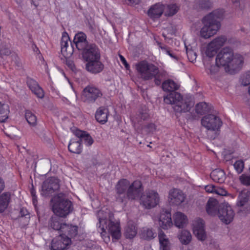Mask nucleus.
<instances>
[{"mask_svg": "<svg viewBox=\"0 0 250 250\" xmlns=\"http://www.w3.org/2000/svg\"><path fill=\"white\" fill-rule=\"evenodd\" d=\"M172 225L170 212L167 210H163L160 215L159 225L163 229H167Z\"/></svg>", "mask_w": 250, "mask_h": 250, "instance_id": "19", "label": "nucleus"}, {"mask_svg": "<svg viewBox=\"0 0 250 250\" xmlns=\"http://www.w3.org/2000/svg\"><path fill=\"white\" fill-rule=\"evenodd\" d=\"M232 2L236 7H238L240 10H242L243 6L242 3L240 2V0H231Z\"/></svg>", "mask_w": 250, "mask_h": 250, "instance_id": "57", "label": "nucleus"}, {"mask_svg": "<svg viewBox=\"0 0 250 250\" xmlns=\"http://www.w3.org/2000/svg\"><path fill=\"white\" fill-rule=\"evenodd\" d=\"M158 237L160 245V250H170V243L164 232L160 231Z\"/></svg>", "mask_w": 250, "mask_h": 250, "instance_id": "30", "label": "nucleus"}, {"mask_svg": "<svg viewBox=\"0 0 250 250\" xmlns=\"http://www.w3.org/2000/svg\"><path fill=\"white\" fill-rule=\"evenodd\" d=\"M162 87L164 91L174 92L179 88V85L172 80L168 79L162 83Z\"/></svg>", "mask_w": 250, "mask_h": 250, "instance_id": "29", "label": "nucleus"}, {"mask_svg": "<svg viewBox=\"0 0 250 250\" xmlns=\"http://www.w3.org/2000/svg\"><path fill=\"white\" fill-rule=\"evenodd\" d=\"M232 58L229 65L225 67V71L230 74H235L241 70L245 60V57L239 53H233Z\"/></svg>", "mask_w": 250, "mask_h": 250, "instance_id": "9", "label": "nucleus"}, {"mask_svg": "<svg viewBox=\"0 0 250 250\" xmlns=\"http://www.w3.org/2000/svg\"><path fill=\"white\" fill-rule=\"evenodd\" d=\"M234 214L231 207L228 203H225L219 205L218 216L223 223L229 224L232 221Z\"/></svg>", "mask_w": 250, "mask_h": 250, "instance_id": "10", "label": "nucleus"}, {"mask_svg": "<svg viewBox=\"0 0 250 250\" xmlns=\"http://www.w3.org/2000/svg\"><path fill=\"white\" fill-rule=\"evenodd\" d=\"M205 222L201 218L195 219L193 223V231L194 235L199 240L204 241L207 235L204 229Z\"/></svg>", "mask_w": 250, "mask_h": 250, "instance_id": "15", "label": "nucleus"}, {"mask_svg": "<svg viewBox=\"0 0 250 250\" xmlns=\"http://www.w3.org/2000/svg\"><path fill=\"white\" fill-rule=\"evenodd\" d=\"M224 16V12L217 10L212 12L203 19V27L200 31V35L205 39H208L215 35L221 27L220 20Z\"/></svg>", "mask_w": 250, "mask_h": 250, "instance_id": "2", "label": "nucleus"}, {"mask_svg": "<svg viewBox=\"0 0 250 250\" xmlns=\"http://www.w3.org/2000/svg\"><path fill=\"white\" fill-rule=\"evenodd\" d=\"M108 113L107 108L104 106L100 107L95 113V118L98 122L104 124L107 121Z\"/></svg>", "mask_w": 250, "mask_h": 250, "instance_id": "24", "label": "nucleus"}, {"mask_svg": "<svg viewBox=\"0 0 250 250\" xmlns=\"http://www.w3.org/2000/svg\"><path fill=\"white\" fill-rule=\"evenodd\" d=\"M185 198V195L180 189L173 188L169 191L168 201L171 205H180L184 202Z\"/></svg>", "mask_w": 250, "mask_h": 250, "instance_id": "16", "label": "nucleus"}, {"mask_svg": "<svg viewBox=\"0 0 250 250\" xmlns=\"http://www.w3.org/2000/svg\"><path fill=\"white\" fill-rule=\"evenodd\" d=\"M70 152L76 154H80L82 152L81 143L79 140L76 141L71 139L68 146Z\"/></svg>", "mask_w": 250, "mask_h": 250, "instance_id": "31", "label": "nucleus"}, {"mask_svg": "<svg viewBox=\"0 0 250 250\" xmlns=\"http://www.w3.org/2000/svg\"><path fill=\"white\" fill-rule=\"evenodd\" d=\"M76 48L79 50L82 51V52H83L86 49L88 48V47L89 46L90 44H88V42L87 40L85 41H83L82 42H78V43H76V44H75Z\"/></svg>", "mask_w": 250, "mask_h": 250, "instance_id": "47", "label": "nucleus"}, {"mask_svg": "<svg viewBox=\"0 0 250 250\" xmlns=\"http://www.w3.org/2000/svg\"><path fill=\"white\" fill-rule=\"evenodd\" d=\"M102 95L103 94L99 88L93 85H87L83 91L82 98L84 102L91 104L102 97Z\"/></svg>", "mask_w": 250, "mask_h": 250, "instance_id": "11", "label": "nucleus"}, {"mask_svg": "<svg viewBox=\"0 0 250 250\" xmlns=\"http://www.w3.org/2000/svg\"><path fill=\"white\" fill-rule=\"evenodd\" d=\"M219 205L218 201L214 198H209L208 200L206 208L207 213L210 215H215L217 211L218 213Z\"/></svg>", "mask_w": 250, "mask_h": 250, "instance_id": "23", "label": "nucleus"}, {"mask_svg": "<svg viewBox=\"0 0 250 250\" xmlns=\"http://www.w3.org/2000/svg\"><path fill=\"white\" fill-rule=\"evenodd\" d=\"M86 40V35L83 32L76 34L74 38L73 43L76 44L78 42H82Z\"/></svg>", "mask_w": 250, "mask_h": 250, "instance_id": "44", "label": "nucleus"}, {"mask_svg": "<svg viewBox=\"0 0 250 250\" xmlns=\"http://www.w3.org/2000/svg\"><path fill=\"white\" fill-rule=\"evenodd\" d=\"M51 202L53 212L60 217H66L73 209L72 203L66 199L62 193L54 196Z\"/></svg>", "mask_w": 250, "mask_h": 250, "instance_id": "5", "label": "nucleus"}, {"mask_svg": "<svg viewBox=\"0 0 250 250\" xmlns=\"http://www.w3.org/2000/svg\"><path fill=\"white\" fill-rule=\"evenodd\" d=\"M158 44L159 45V47H160L162 50H164L166 54L169 55L171 58L177 60V57L173 53V51L169 49L167 46L162 45L161 43L158 42Z\"/></svg>", "mask_w": 250, "mask_h": 250, "instance_id": "45", "label": "nucleus"}, {"mask_svg": "<svg viewBox=\"0 0 250 250\" xmlns=\"http://www.w3.org/2000/svg\"><path fill=\"white\" fill-rule=\"evenodd\" d=\"M71 242L69 238L64 237L62 235H59L57 238L52 241L51 250H63Z\"/></svg>", "mask_w": 250, "mask_h": 250, "instance_id": "18", "label": "nucleus"}, {"mask_svg": "<svg viewBox=\"0 0 250 250\" xmlns=\"http://www.w3.org/2000/svg\"><path fill=\"white\" fill-rule=\"evenodd\" d=\"M217 50V49L215 48V47L209 43L207 46L205 53L207 56L211 58L216 54Z\"/></svg>", "mask_w": 250, "mask_h": 250, "instance_id": "43", "label": "nucleus"}, {"mask_svg": "<svg viewBox=\"0 0 250 250\" xmlns=\"http://www.w3.org/2000/svg\"><path fill=\"white\" fill-rule=\"evenodd\" d=\"M164 101L166 104H174L173 108L177 112H188L192 106L189 103L184 101L179 93L175 91L170 92L165 96Z\"/></svg>", "mask_w": 250, "mask_h": 250, "instance_id": "6", "label": "nucleus"}, {"mask_svg": "<svg viewBox=\"0 0 250 250\" xmlns=\"http://www.w3.org/2000/svg\"><path fill=\"white\" fill-rule=\"evenodd\" d=\"M240 82L244 86L250 85V70L242 75L240 79Z\"/></svg>", "mask_w": 250, "mask_h": 250, "instance_id": "41", "label": "nucleus"}, {"mask_svg": "<svg viewBox=\"0 0 250 250\" xmlns=\"http://www.w3.org/2000/svg\"><path fill=\"white\" fill-rule=\"evenodd\" d=\"M60 188L58 179L52 177L46 179L42 186L41 194L42 196L48 197L51 196Z\"/></svg>", "mask_w": 250, "mask_h": 250, "instance_id": "8", "label": "nucleus"}, {"mask_svg": "<svg viewBox=\"0 0 250 250\" xmlns=\"http://www.w3.org/2000/svg\"><path fill=\"white\" fill-rule=\"evenodd\" d=\"M9 112L8 106L2 104L0 102V122L2 123L5 121L8 118V115Z\"/></svg>", "mask_w": 250, "mask_h": 250, "instance_id": "35", "label": "nucleus"}, {"mask_svg": "<svg viewBox=\"0 0 250 250\" xmlns=\"http://www.w3.org/2000/svg\"><path fill=\"white\" fill-rule=\"evenodd\" d=\"M109 216V211H105L103 210H99L97 213L99 220V229L102 237L104 236L106 233L105 230L107 229L109 233L111 235L112 239L118 240L121 236L119 224L107 220Z\"/></svg>", "mask_w": 250, "mask_h": 250, "instance_id": "4", "label": "nucleus"}, {"mask_svg": "<svg viewBox=\"0 0 250 250\" xmlns=\"http://www.w3.org/2000/svg\"><path fill=\"white\" fill-rule=\"evenodd\" d=\"M70 99H75L76 97V94L74 90L71 87L70 91V95L68 96Z\"/></svg>", "mask_w": 250, "mask_h": 250, "instance_id": "63", "label": "nucleus"}, {"mask_svg": "<svg viewBox=\"0 0 250 250\" xmlns=\"http://www.w3.org/2000/svg\"><path fill=\"white\" fill-rule=\"evenodd\" d=\"M199 6L201 9H208L212 7V3L208 0H203L199 2Z\"/></svg>", "mask_w": 250, "mask_h": 250, "instance_id": "48", "label": "nucleus"}, {"mask_svg": "<svg viewBox=\"0 0 250 250\" xmlns=\"http://www.w3.org/2000/svg\"><path fill=\"white\" fill-rule=\"evenodd\" d=\"M20 215L21 217L26 216V215L28 216L29 217V215L28 214V211L24 208H21L20 211Z\"/></svg>", "mask_w": 250, "mask_h": 250, "instance_id": "61", "label": "nucleus"}, {"mask_svg": "<svg viewBox=\"0 0 250 250\" xmlns=\"http://www.w3.org/2000/svg\"><path fill=\"white\" fill-rule=\"evenodd\" d=\"M145 128L147 132H152L155 129V126L154 124H149L145 126Z\"/></svg>", "mask_w": 250, "mask_h": 250, "instance_id": "55", "label": "nucleus"}, {"mask_svg": "<svg viewBox=\"0 0 250 250\" xmlns=\"http://www.w3.org/2000/svg\"><path fill=\"white\" fill-rule=\"evenodd\" d=\"M5 185L2 179L0 177V193L4 189Z\"/></svg>", "mask_w": 250, "mask_h": 250, "instance_id": "64", "label": "nucleus"}, {"mask_svg": "<svg viewBox=\"0 0 250 250\" xmlns=\"http://www.w3.org/2000/svg\"><path fill=\"white\" fill-rule=\"evenodd\" d=\"M227 41V38L225 36H221L215 38L210 43L215 48L219 49Z\"/></svg>", "mask_w": 250, "mask_h": 250, "instance_id": "37", "label": "nucleus"}, {"mask_svg": "<svg viewBox=\"0 0 250 250\" xmlns=\"http://www.w3.org/2000/svg\"><path fill=\"white\" fill-rule=\"evenodd\" d=\"M119 57H120L121 61L124 64L125 67L126 69H128V68L129 67V65L127 63V62L126 61L125 58L121 55H120Z\"/></svg>", "mask_w": 250, "mask_h": 250, "instance_id": "59", "label": "nucleus"}, {"mask_svg": "<svg viewBox=\"0 0 250 250\" xmlns=\"http://www.w3.org/2000/svg\"><path fill=\"white\" fill-rule=\"evenodd\" d=\"M137 234V230L133 225H128L125 228V236L126 238L132 239Z\"/></svg>", "mask_w": 250, "mask_h": 250, "instance_id": "36", "label": "nucleus"}, {"mask_svg": "<svg viewBox=\"0 0 250 250\" xmlns=\"http://www.w3.org/2000/svg\"><path fill=\"white\" fill-rule=\"evenodd\" d=\"M10 54V50L5 45H2L0 49V57L3 58L5 56H8Z\"/></svg>", "mask_w": 250, "mask_h": 250, "instance_id": "49", "label": "nucleus"}, {"mask_svg": "<svg viewBox=\"0 0 250 250\" xmlns=\"http://www.w3.org/2000/svg\"><path fill=\"white\" fill-rule=\"evenodd\" d=\"M27 83L31 91L39 98L44 97V92L42 89L34 80L28 78Z\"/></svg>", "mask_w": 250, "mask_h": 250, "instance_id": "22", "label": "nucleus"}, {"mask_svg": "<svg viewBox=\"0 0 250 250\" xmlns=\"http://www.w3.org/2000/svg\"><path fill=\"white\" fill-rule=\"evenodd\" d=\"M186 53L188 59L190 62H193L196 59L197 55L195 51L192 49H189L187 46H186Z\"/></svg>", "mask_w": 250, "mask_h": 250, "instance_id": "42", "label": "nucleus"}, {"mask_svg": "<svg viewBox=\"0 0 250 250\" xmlns=\"http://www.w3.org/2000/svg\"><path fill=\"white\" fill-rule=\"evenodd\" d=\"M155 236L156 233L153 232L151 229L148 228H143L140 233L141 238L146 240H150Z\"/></svg>", "mask_w": 250, "mask_h": 250, "instance_id": "34", "label": "nucleus"}, {"mask_svg": "<svg viewBox=\"0 0 250 250\" xmlns=\"http://www.w3.org/2000/svg\"><path fill=\"white\" fill-rule=\"evenodd\" d=\"M78 234V227L76 226H72L70 225L68 237H74L76 236Z\"/></svg>", "mask_w": 250, "mask_h": 250, "instance_id": "51", "label": "nucleus"}, {"mask_svg": "<svg viewBox=\"0 0 250 250\" xmlns=\"http://www.w3.org/2000/svg\"><path fill=\"white\" fill-rule=\"evenodd\" d=\"M25 119L29 124L31 126H35L37 124L36 116L29 110H26L25 113Z\"/></svg>", "mask_w": 250, "mask_h": 250, "instance_id": "39", "label": "nucleus"}, {"mask_svg": "<svg viewBox=\"0 0 250 250\" xmlns=\"http://www.w3.org/2000/svg\"><path fill=\"white\" fill-rule=\"evenodd\" d=\"M250 193L247 190L241 191L238 197L237 206L239 207H247L249 204Z\"/></svg>", "mask_w": 250, "mask_h": 250, "instance_id": "27", "label": "nucleus"}, {"mask_svg": "<svg viewBox=\"0 0 250 250\" xmlns=\"http://www.w3.org/2000/svg\"><path fill=\"white\" fill-rule=\"evenodd\" d=\"M104 66L101 59H97L86 62L85 69L86 71L93 74L101 73L104 69Z\"/></svg>", "mask_w": 250, "mask_h": 250, "instance_id": "17", "label": "nucleus"}, {"mask_svg": "<svg viewBox=\"0 0 250 250\" xmlns=\"http://www.w3.org/2000/svg\"><path fill=\"white\" fill-rule=\"evenodd\" d=\"M178 238L182 244L187 245L191 240V235L189 231L187 230H183L178 235Z\"/></svg>", "mask_w": 250, "mask_h": 250, "instance_id": "33", "label": "nucleus"}, {"mask_svg": "<svg viewBox=\"0 0 250 250\" xmlns=\"http://www.w3.org/2000/svg\"><path fill=\"white\" fill-rule=\"evenodd\" d=\"M164 10V5L160 3H157L150 7L147 11V14L152 19L159 18L163 13Z\"/></svg>", "mask_w": 250, "mask_h": 250, "instance_id": "20", "label": "nucleus"}, {"mask_svg": "<svg viewBox=\"0 0 250 250\" xmlns=\"http://www.w3.org/2000/svg\"><path fill=\"white\" fill-rule=\"evenodd\" d=\"M233 56V50L229 47H225L222 49L218 53L216 57L217 65H221L225 68L229 65L231 59Z\"/></svg>", "mask_w": 250, "mask_h": 250, "instance_id": "12", "label": "nucleus"}, {"mask_svg": "<svg viewBox=\"0 0 250 250\" xmlns=\"http://www.w3.org/2000/svg\"><path fill=\"white\" fill-rule=\"evenodd\" d=\"M216 187L212 185H209L206 186L205 187V189L207 192L208 193H215Z\"/></svg>", "mask_w": 250, "mask_h": 250, "instance_id": "54", "label": "nucleus"}, {"mask_svg": "<svg viewBox=\"0 0 250 250\" xmlns=\"http://www.w3.org/2000/svg\"><path fill=\"white\" fill-rule=\"evenodd\" d=\"M173 218L174 224L177 228H183L186 226L188 223L187 216L182 212H176L173 216Z\"/></svg>", "mask_w": 250, "mask_h": 250, "instance_id": "25", "label": "nucleus"}, {"mask_svg": "<svg viewBox=\"0 0 250 250\" xmlns=\"http://www.w3.org/2000/svg\"><path fill=\"white\" fill-rule=\"evenodd\" d=\"M195 110L197 113L203 114L208 112L209 108L206 103L201 102L196 104Z\"/></svg>", "mask_w": 250, "mask_h": 250, "instance_id": "38", "label": "nucleus"}, {"mask_svg": "<svg viewBox=\"0 0 250 250\" xmlns=\"http://www.w3.org/2000/svg\"><path fill=\"white\" fill-rule=\"evenodd\" d=\"M211 178L216 182L222 183L226 179V175L223 170L215 169L210 174Z\"/></svg>", "mask_w": 250, "mask_h": 250, "instance_id": "26", "label": "nucleus"}, {"mask_svg": "<svg viewBox=\"0 0 250 250\" xmlns=\"http://www.w3.org/2000/svg\"><path fill=\"white\" fill-rule=\"evenodd\" d=\"M31 194L33 197V203L34 205H35L36 203L37 202V196L35 195V190L33 188L31 189Z\"/></svg>", "mask_w": 250, "mask_h": 250, "instance_id": "60", "label": "nucleus"}, {"mask_svg": "<svg viewBox=\"0 0 250 250\" xmlns=\"http://www.w3.org/2000/svg\"><path fill=\"white\" fill-rule=\"evenodd\" d=\"M221 65H211L210 68V72L211 74H215L219 71V67Z\"/></svg>", "mask_w": 250, "mask_h": 250, "instance_id": "56", "label": "nucleus"}, {"mask_svg": "<svg viewBox=\"0 0 250 250\" xmlns=\"http://www.w3.org/2000/svg\"><path fill=\"white\" fill-rule=\"evenodd\" d=\"M214 193L219 195L224 196L226 194L227 191L222 188L216 187Z\"/></svg>", "mask_w": 250, "mask_h": 250, "instance_id": "53", "label": "nucleus"}, {"mask_svg": "<svg viewBox=\"0 0 250 250\" xmlns=\"http://www.w3.org/2000/svg\"><path fill=\"white\" fill-rule=\"evenodd\" d=\"M241 183L245 186L250 185V176L242 174L239 177Z\"/></svg>", "mask_w": 250, "mask_h": 250, "instance_id": "52", "label": "nucleus"}, {"mask_svg": "<svg viewBox=\"0 0 250 250\" xmlns=\"http://www.w3.org/2000/svg\"><path fill=\"white\" fill-rule=\"evenodd\" d=\"M68 42H70L68 35L64 32L61 40V52L65 59L69 58L74 52L73 46L72 44L69 45Z\"/></svg>", "mask_w": 250, "mask_h": 250, "instance_id": "14", "label": "nucleus"}, {"mask_svg": "<svg viewBox=\"0 0 250 250\" xmlns=\"http://www.w3.org/2000/svg\"><path fill=\"white\" fill-rule=\"evenodd\" d=\"M136 67L140 77L142 79L146 81L154 78L155 83L157 85H159L161 83L162 79L166 76V72L159 70L156 66L146 61L137 63Z\"/></svg>", "mask_w": 250, "mask_h": 250, "instance_id": "3", "label": "nucleus"}, {"mask_svg": "<svg viewBox=\"0 0 250 250\" xmlns=\"http://www.w3.org/2000/svg\"><path fill=\"white\" fill-rule=\"evenodd\" d=\"M70 225L66 224L63 223L60 232V235H62L64 237L69 238L68 237V231L69 229Z\"/></svg>", "mask_w": 250, "mask_h": 250, "instance_id": "46", "label": "nucleus"}, {"mask_svg": "<svg viewBox=\"0 0 250 250\" xmlns=\"http://www.w3.org/2000/svg\"><path fill=\"white\" fill-rule=\"evenodd\" d=\"M234 167L238 173H241L244 167V162L242 160L237 161L234 164Z\"/></svg>", "mask_w": 250, "mask_h": 250, "instance_id": "50", "label": "nucleus"}, {"mask_svg": "<svg viewBox=\"0 0 250 250\" xmlns=\"http://www.w3.org/2000/svg\"><path fill=\"white\" fill-rule=\"evenodd\" d=\"M178 10V7L175 4H168L165 8V15L166 16H172L175 14Z\"/></svg>", "mask_w": 250, "mask_h": 250, "instance_id": "40", "label": "nucleus"}, {"mask_svg": "<svg viewBox=\"0 0 250 250\" xmlns=\"http://www.w3.org/2000/svg\"><path fill=\"white\" fill-rule=\"evenodd\" d=\"M142 184L140 181L135 180L130 184L126 179L120 180L115 187L116 201L126 204L127 200L133 201L140 197V204L146 208L150 209L158 204L159 196L154 190L146 191L142 194Z\"/></svg>", "mask_w": 250, "mask_h": 250, "instance_id": "1", "label": "nucleus"}, {"mask_svg": "<svg viewBox=\"0 0 250 250\" xmlns=\"http://www.w3.org/2000/svg\"><path fill=\"white\" fill-rule=\"evenodd\" d=\"M140 118L143 120L147 119L149 117V115L146 111H145V112L140 113Z\"/></svg>", "mask_w": 250, "mask_h": 250, "instance_id": "62", "label": "nucleus"}, {"mask_svg": "<svg viewBox=\"0 0 250 250\" xmlns=\"http://www.w3.org/2000/svg\"><path fill=\"white\" fill-rule=\"evenodd\" d=\"M11 194L6 192L0 196V213L3 212L7 208L10 202Z\"/></svg>", "mask_w": 250, "mask_h": 250, "instance_id": "28", "label": "nucleus"}, {"mask_svg": "<svg viewBox=\"0 0 250 250\" xmlns=\"http://www.w3.org/2000/svg\"><path fill=\"white\" fill-rule=\"evenodd\" d=\"M201 124L208 130L214 131L213 135H210V133H208V136L213 140L218 136V131L222 125V122L219 117L210 114L202 118Z\"/></svg>", "mask_w": 250, "mask_h": 250, "instance_id": "7", "label": "nucleus"}, {"mask_svg": "<svg viewBox=\"0 0 250 250\" xmlns=\"http://www.w3.org/2000/svg\"><path fill=\"white\" fill-rule=\"evenodd\" d=\"M82 55L83 60L85 62L101 59L100 50L95 44H90L88 48L82 52Z\"/></svg>", "mask_w": 250, "mask_h": 250, "instance_id": "13", "label": "nucleus"}, {"mask_svg": "<svg viewBox=\"0 0 250 250\" xmlns=\"http://www.w3.org/2000/svg\"><path fill=\"white\" fill-rule=\"evenodd\" d=\"M60 217L55 215L52 216L49 221V226L54 230L60 231L61 229L63 223L62 222Z\"/></svg>", "mask_w": 250, "mask_h": 250, "instance_id": "32", "label": "nucleus"}, {"mask_svg": "<svg viewBox=\"0 0 250 250\" xmlns=\"http://www.w3.org/2000/svg\"><path fill=\"white\" fill-rule=\"evenodd\" d=\"M74 133L79 138L78 140L81 144L83 142L86 146H90L93 143V139L86 132L77 129L74 132Z\"/></svg>", "mask_w": 250, "mask_h": 250, "instance_id": "21", "label": "nucleus"}, {"mask_svg": "<svg viewBox=\"0 0 250 250\" xmlns=\"http://www.w3.org/2000/svg\"><path fill=\"white\" fill-rule=\"evenodd\" d=\"M66 64L72 70L75 67L73 61L69 60V58L66 59Z\"/></svg>", "mask_w": 250, "mask_h": 250, "instance_id": "58", "label": "nucleus"}]
</instances>
